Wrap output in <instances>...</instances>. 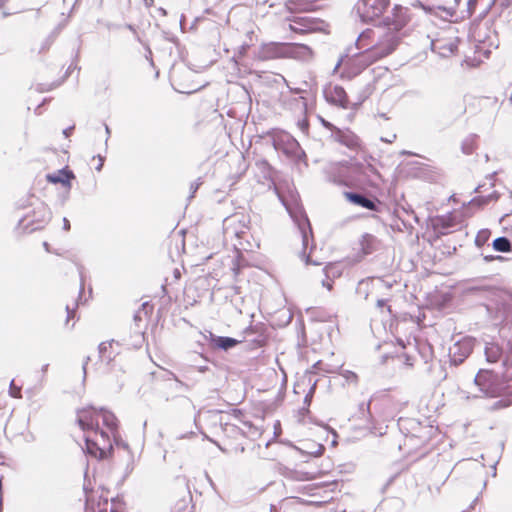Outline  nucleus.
Listing matches in <instances>:
<instances>
[{
    "label": "nucleus",
    "mask_w": 512,
    "mask_h": 512,
    "mask_svg": "<svg viewBox=\"0 0 512 512\" xmlns=\"http://www.w3.org/2000/svg\"><path fill=\"white\" fill-rule=\"evenodd\" d=\"M408 22V9L396 5L383 25L364 30L355 43L359 52L346 63L347 75L354 77L369 65L392 54L403 38L402 30Z\"/></svg>",
    "instance_id": "f257e3e1"
},
{
    "label": "nucleus",
    "mask_w": 512,
    "mask_h": 512,
    "mask_svg": "<svg viewBox=\"0 0 512 512\" xmlns=\"http://www.w3.org/2000/svg\"><path fill=\"white\" fill-rule=\"evenodd\" d=\"M98 418H101L103 425L109 430L113 443L117 449H123L132 460L133 455L130 452L128 444L123 441L118 434V420L115 415L104 408L96 409L93 406L83 408L77 412V422L82 430L98 427Z\"/></svg>",
    "instance_id": "f03ea898"
},
{
    "label": "nucleus",
    "mask_w": 512,
    "mask_h": 512,
    "mask_svg": "<svg viewBox=\"0 0 512 512\" xmlns=\"http://www.w3.org/2000/svg\"><path fill=\"white\" fill-rule=\"evenodd\" d=\"M227 220L229 223L226 227V233L232 234L237 240V243L233 244L237 254L236 263L232 267L233 272L237 274L240 268L246 264L242 252L250 251L253 248V244L249 241V220L246 215L239 213L232 215Z\"/></svg>",
    "instance_id": "7ed1b4c3"
},
{
    "label": "nucleus",
    "mask_w": 512,
    "mask_h": 512,
    "mask_svg": "<svg viewBox=\"0 0 512 512\" xmlns=\"http://www.w3.org/2000/svg\"><path fill=\"white\" fill-rule=\"evenodd\" d=\"M275 190L290 217L297 225L302 238L303 246L306 247L308 245L309 235H311L312 230L309 220L300 205L298 193L291 188H288L287 191L284 192L280 186H276Z\"/></svg>",
    "instance_id": "20e7f679"
},
{
    "label": "nucleus",
    "mask_w": 512,
    "mask_h": 512,
    "mask_svg": "<svg viewBox=\"0 0 512 512\" xmlns=\"http://www.w3.org/2000/svg\"><path fill=\"white\" fill-rule=\"evenodd\" d=\"M83 431L85 432V448L83 450L87 454L99 460L106 459L111 455L113 443L108 432L100 430L99 426L96 427L95 425L93 428H87Z\"/></svg>",
    "instance_id": "39448f33"
},
{
    "label": "nucleus",
    "mask_w": 512,
    "mask_h": 512,
    "mask_svg": "<svg viewBox=\"0 0 512 512\" xmlns=\"http://www.w3.org/2000/svg\"><path fill=\"white\" fill-rule=\"evenodd\" d=\"M50 219V208L46 204L39 202L36 206H34L31 212L19 220L18 226L22 228L23 231L31 233L43 228L50 221Z\"/></svg>",
    "instance_id": "423d86ee"
},
{
    "label": "nucleus",
    "mask_w": 512,
    "mask_h": 512,
    "mask_svg": "<svg viewBox=\"0 0 512 512\" xmlns=\"http://www.w3.org/2000/svg\"><path fill=\"white\" fill-rule=\"evenodd\" d=\"M269 136L277 152H281L289 159L296 158L300 155L301 149L299 143L289 133L282 130H273Z\"/></svg>",
    "instance_id": "0eeeda50"
},
{
    "label": "nucleus",
    "mask_w": 512,
    "mask_h": 512,
    "mask_svg": "<svg viewBox=\"0 0 512 512\" xmlns=\"http://www.w3.org/2000/svg\"><path fill=\"white\" fill-rule=\"evenodd\" d=\"M389 0H358L355 12L363 22L374 21L386 11Z\"/></svg>",
    "instance_id": "6e6552de"
},
{
    "label": "nucleus",
    "mask_w": 512,
    "mask_h": 512,
    "mask_svg": "<svg viewBox=\"0 0 512 512\" xmlns=\"http://www.w3.org/2000/svg\"><path fill=\"white\" fill-rule=\"evenodd\" d=\"M480 391L488 397H498L506 393V387L499 378L489 371H479L474 379Z\"/></svg>",
    "instance_id": "1a4fd4ad"
},
{
    "label": "nucleus",
    "mask_w": 512,
    "mask_h": 512,
    "mask_svg": "<svg viewBox=\"0 0 512 512\" xmlns=\"http://www.w3.org/2000/svg\"><path fill=\"white\" fill-rule=\"evenodd\" d=\"M351 169L355 173L354 181L358 183L377 185L381 178L377 169L369 162L355 164Z\"/></svg>",
    "instance_id": "9d476101"
},
{
    "label": "nucleus",
    "mask_w": 512,
    "mask_h": 512,
    "mask_svg": "<svg viewBox=\"0 0 512 512\" xmlns=\"http://www.w3.org/2000/svg\"><path fill=\"white\" fill-rule=\"evenodd\" d=\"M324 23L310 16L294 17L289 24L290 30L296 33H310L323 30Z\"/></svg>",
    "instance_id": "9b49d317"
},
{
    "label": "nucleus",
    "mask_w": 512,
    "mask_h": 512,
    "mask_svg": "<svg viewBox=\"0 0 512 512\" xmlns=\"http://www.w3.org/2000/svg\"><path fill=\"white\" fill-rule=\"evenodd\" d=\"M475 340L472 337H463L457 340L449 349L451 360L454 363H462L469 356L474 347Z\"/></svg>",
    "instance_id": "f8f14e48"
},
{
    "label": "nucleus",
    "mask_w": 512,
    "mask_h": 512,
    "mask_svg": "<svg viewBox=\"0 0 512 512\" xmlns=\"http://www.w3.org/2000/svg\"><path fill=\"white\" fill-rule=\"evenodd\" d=\"M257 57L261 60L286 58V43H265L260 46Z\"/></svg>",
    "instance_id": "ddd939ff"
},
{
    "label": "nucleus",
    "mask_w": 512,
    "mask_h": 512,
    "mask_svg": "<svg viewBox=\"0 0 512 512\" xmlns=\"http://www.w3.org/2000/svg\"><path fill=\"white\" fill-rule=\"evenodd\" d=\"M324 96L326 100L331 104L337 105L344 109L349 107L347 94L344 88L339 85H328L324 89Z\"/></svg>",
    "instance_id": "4468645a"
},
{
    "label": "nucleus",
    "mask_w": 512,
    "mask_h": 512,
    "mask_svg": "<svg viewBox=\"0 0 512 512\" xmlns=\"http://www.w3.org/2000/svg\"><path fill=\"white\" fill-rule=\"evenodd\" d=\"M75 178V174L68 167L62 168L55 173L46 175V180L52 184H62L68 191L71 189V180Z\"/></svg>",
    "instance_id": "2eb2a0df"
},
{
    "label": "nucleus",
    "mask_w": 512,
    "mask_h": 512,
    "mask_svg": "<svg viewBox=\"0 0 512 512\" xmlns=\"http://www.w3.org/2000/svg\"><path fill=\"white\" fill-rule=\"evenodd\" d=\"M286 58L310 60L313 58V51L304 44L286 43Z\"/></svg>",
    "instance_id": "dca6fc26"
},
{
    "label": "nucleus",
    "mask_w": 512,
    "mask_h": 512,
    "mask_svg": "<svg viewBox=\"0 0 512 512\" xmlns=\"http://www.w3.org/2000/svg\"><path fill=\"white\" fill-rule=\"evenodd\" d=\"M384 285L388 288H390L392 286L391 284H386L384 282V280H382L381 278L366 279V280L360 281L359 286H358V291L361 293L362 290H364L365 297H367L368 296L367 290L369 288L380 289Z\"/></svg>",
    "instance_id": "f3484780"
},
{
    "label": "nucleus",
    "mask_w": 512,
    "mask_h": 512,
    "mask_svg": "<svg viewBox=\"0 0 512 512\" xmlns=\"http://www.w3.org/2000/svg\"><path fill=\"white\" fill-rule=\"evenodd\" d=\"M378 241L371 234H365L360 240L361 251L364 255L372 253L377 247Z\"/></svg>",
    "instance_id": "a211bd4d"
},
{
    "label": "nucleus",
    "mask_w": 512,
    "mask_h": 512,
    "mask_svg": "<svg viewBox=\"0 0 512 512\" xmlns=\"http://www.w3.org/2000/svg\"><path fill=\"white\" fill-rule=\"evenodd\" d=\"M339 141L350 149L360 148V139L352 132H344L339 136Z\"/></svg>",
    "instance_id": "6ab92c4d"
},
{
    "label": "nucleus",
    "mask_w": 512,
    "mask_h": 512,
    "mask_svg": "<svg viewBox=\"0 0 512 512\" xmlns=\"http://www.w3.org/2000/svg\"><path fill=\"white\" fill-rule=\"evenodd\" d=\"M315 5L309 0H290L288 9L293 11H311L314 10Z\"/></svg>",
    "instance_id": "aec40b11"
},
{
    "label": "nucleus",
    "mask_w": 512,
    "mask_h": 512,
    "mask_svg": "<svg viewBox=\"0 0 512 512\" xmlns=\"http://www.w3.org/2000/svg\"><path fill=\"white\" fill-rule=\"evenodd\" d=\"M347 197L351 202L358 204L367 209H373L375 206L371 200H369L368 198H366L360 194L349 193V194H347Z\"/></svg>",
    "instance_id": "412c9836"
},
{
    "label": "nucleus",
    "mask_w": 512,
    "mask_h": 512,
    "mask_svg": "<svg viewBox=\"0 0 512 512\" xmlns=\"http://www.w3.org/2000/svg\"><path fill=\"white\" fill-rule=\"evenodd\" d=\"M114 341L102 342L99 344L98 350L102 360L110 362L113 359V355L109 350L112 348Z\"/></svg>",
    "instance_id": "4be33fe9"
},
{
    "label": "nucleus",
    "mask_w": 512,
    "mask_h": 512,
    "mask_svg": "<svg viewBox=\"0 0 512 512\" xmlns=\"http://www.w3.org/2000/svg\"><path fill=\"white\" fill-rule=\"evenodd\" d=\"M493 248L498 252H509L511 243L506 237H498L493 241Z\"/></svg>",
    "instance_id": "5701e85b"
},
{
    "label": "nucleus",
    "mask_w": 512,
    "mask_h": 512,
    "mask_svg": "<svg viewBox=\"0 0 512 512\" xmlns=\"http://www.w3.org/2000/svg\"><path fill=\"white\" fill-rule=\"evenodd\" d=\"M485 354L489 362H496L500 357V349L497 345L486 346Z\"/></svg>",
    "instance_id": "b1692460"
},
{
    "label": "nucleus",
    "mask_w": 512,
    "mask_h": 512,
    "mask_svg": "<svg viewBox=\"0 0 512 512\" xmlns=\"http://www.w3.org/2000/svg\"><path fill=\"white\" fill-rule=\"evenodd\" d=\"M84 492H85V512H96L95 506H94V492L91 490H88V488L84 485Z\"/></svg>",
    "instance_id": "393cba45"
},
{
    "label": "nucleus",
    "mask_w": 512,
    "mask_h": 512,
    "mask_svg": "<svg viewBox=\"0 0 512 512\" xmlns=\"http://www.w3.org/2000/svg\"><path fill=\"white\" fill-rule=\"evenodd\" d=\"M207 122H212L216 126H221L223 123V116L217 109H213Z\"/></svg>",
    "instance_id": "a878e982"
},
{
    "label": "nucleus",
    "mask_w": 512,
    "mask_h": 512,
    "mask_svg": "<svg viewBox=\"0 0 512 512\" xmlns=\"http://www.w3.org/2000/svg\"><path fill=\"white\" fill-rule=\"evenodd\" d=\"M107 505H108V499L103 498L102 496L99 497V500L96 502L94 500V506L96 512H107Z\"/></svg>",
    "instance_id": "bb28decb"
},
{
    "label": "nucleus",
    "mask_w": 512,
    "mask_h": 512,
    "mask_svg": "<svg viewBox=\"0 0 512 512\" xmlns=\"http://www.w3.org/2000/svg\"><path fill=\"white\" fill-rule=\"evenodd\" d=\"M488 237H489V231L481 230L478 232L475 242L478 246L484 245L485 242L488 240Z\"/></svg>",
    "instance_id": "cd10ccee"
},
{
    "label": "nucleus",
    "mask_w": 512,
    "mask_h": 512,
    "mask_svg": "<svg viewBox=\"0 0 512 512\" xmlns=\"http://www.w3.org/2000/svg\"><path fill=\"white\" fill-rule=\"evenodd\" d=\"M9 394L13 398H21L22 397L21 388L15 385L14 380H12L10 382Z\"/></svg>",
    "instance_id": "c85d7f7f"
},
{
    "label": "nucleus",
    "mask_w": 512,
    "mask_h": 512,
    "mask_svg": "<svg viewBox=\"0 0 512 512\" xmlns=\"http://www.w3.org/2000/svg\"><path fill=\"white\" fill-rule=\"evenodd\" d=\"M511 405L510 399H501L493 404L491 407L493 410L506 408Z\"/></svg>",
    "instance_id": "c756f323"
},
{
    "label": "nucleus",
    "mask_w": 512,
    "mask_h": 512,
    "mask_svg": "<svg viewBox=\"0 0 512 512\" xmlns=\"http://www.w3.org/2000/svg\"><path fill=\"white\" fill-rule=\"evenodd\" d=\"M342 376L349 383H355L357 381V375L354 372H352V371L344 370L342 372Z\"/></svg>",
    "instance_id": "7c9ffc66"
},
{
    "label": "nucleus",
    "mask_w": 512,
    "mask_h": 512,
    "mask_svg": "<svg viewBox=\"0 0 512 512\" xmlns=\"http://www.w3.org/2000/svg\"><path fill=\"white\" fill-rule=\"evenodd\" d=\"M455 2L457 3V5H460L463 2L468 7V12L472 13L475 8L477 0H455Z\"/></svg>",
    "instance_id": "2f4dec72"
},
{
    "label": "nucleus",
    "mask_w": 512,
    "mask_h": 512,
    "mask_svg": "<svg viewBox=\"0 0 512 512\" xmlns=\"http://www.w3.org/2000/svg\"><path fill=\"white\" fill-rule=\"evenodd\" d=\"M200 185H201L200 178L197 181L191 183L190 194L188 196V200H191L192 198H194V195H195L196 191L199 189Z\"/></svg>",
    "instance_id": "473e14b6"
},
{
    "label": "nucleus",
    "mask_w": 512,
    "mask_h": 512,
    "mask_svg": "<svg viewBox=\"0 0 512 512\" xmlns=\"http://www.w3.org/2000/svg\"><path fill=\"white\" fill-rule=\"evenodd\" d=\"M210 343L215 348L224 349V336H216Z\"/></svg>",
    "instance_id": "72a5a7b5"
},
{
    "label": "nucleus",
    "mask_w": 512,
    "mask_h": 512,
    "mask_svg": "<svg viewBox=\"0 0 512 512\" xmlns=\"http://www.w3.org/2000/svg\"><path fill=\"white\" fill-rule=\"evenodd\" d=\"M124 27H125V28H127L129 31H131V32L133 33L134 38H135L139 43L143 44L142 39H141V37H140L139 33L137 32V30H136V28H135V26H134V25H132V24H125V26H124Z\"/></svg>",
    "instance_id": "f704fd0d"
},
{
    "label": "nucleus",
    "mask_w": 512,
    "mask_h": 512,
    "mask_svg": "<svg viewBox=\"0 0 512 512\" xmlns=\"http://www.w3.org/2000/svg\"><path fill=\"white\" fill-rule=\"evenodd\" d=\"M175 508L178 510V512H191L186 501L184 500L177 503Z\"/></svg>",
    "instance_id": "c9c22d12"
},
{
    "label": "nucleus",
    "mask_w": 512,
    "mask_h": 512,
    "mask_svg": "<svg viewBox=\"0 0 512 512\" xmlns=\"http://www.w3.org/2000/svg\"><path fill=\"white\" fill-rule=\"evenodd\" d=\"M202 334L204 338L209 340L210 342H212V340H214L216 337V335H214L210 330H205Z\"/></svg>",
    "instance_id": "e433bc0d"
},
{
    "label": "nucleus",
    "mask_w": 512,
    "mask_h": 512,
    "mask_svg": "<svg viewBox=\"0 0 512 512\" xmlns=\"http://www.w3.org/2000/svg\"><path fill=\"white\" fill-rule=\"evenodd\" d=\"M148 306V303H143L142 304V309H140L139 311H137L135 314H134V320L135 321H141V311L142 310H145L146 307Z\"/></svg>",
    "instance_id": "4c0bfd02"
},
{
    "label": "nucleus",
    "mask_w": 512,
    "mask_h": 512,
    "mask_svg": "<svg viewBox=\"0 0 512 512\" xmlns=\"http://www.w3.org/2000/svg\"><path fill=\"white\" fill-rule=\"evenodd\" d=\"M98 160H99V162H97V166H96V168H95V169H96L98 172H100V171L102 170V168H103V164H104V157H102L101 155H98Z\"/></svg>",
    "instance_id": "58836bf2"
},
{
    "label": "nucleus",
    "mask_w": 512,
    "mask_h": 512,
    "mask_svg": "<svg viewBox=\"0 0 512 512\" xmlns=\"http://www.w3.org/2000/svg\"><path fill=\"white\" fill-rule=\"evenodd\" d=\"M236 343L237 341L235 339L226 337V349L233 347Z\"/></svg>",
    "instance_id": "ea45409f"
},
{
    "label": "nucleus",
    "mask_w": 512,
    "mask_h": 512,
    "mask_svg": "<svg viewBox=\"0 0 512 512\" xmlns=\"http://www.w3.org/2000/svg\"><path fill=\"white\" fill-rule=\"evenodd\" d=\"M66 311H67V322L70 320V318L74 317L75 315V310L74 309H71L69 307V305L66 306Z\"/></svg>",
    "instance_id": "a19ab883"
},
{
    "label": "nucleus",
    "mask_w": 512,
    "mask_h": 512,
    "mask_svg": "<svg viewBox=\"0 0 512 512\" xmlns=\"http://www.w3.org/2000/svg\"><path fill=\"white\" fill-rule=\"evenodd\" d=\"M456 48H457V45L454 42L449 43V45L447 47V53L453 54L454 51L456 50Z\"/></svg>",
    "instance_id": "79ce46f5"
},
{
    "label": "nucleus",
    "mask_w": 512,
    "mask_h": 512,
    "mask_svg": "<svg viewBox=\"0 0 512 512\" xmlns=\"http://www.w3.org/2000/svg\"><path fill=\"white\" fill-rule=\"evenodd\" d=\"M55 86L54 85H49V87H44V85L40 84L38 87H37V90L39 92H44V91H49L51 90L52 88H54Z\"/></svg>",
    "instance_id": "37998d69"
},
{
    "label": "nucleus",
    "mask_w": 512,
    "mask_h": 512,
    "mask_svg": "<svg viewBox=\"0 0 512 512\" xmlns=\"http://www.w3.org/2000/svg\"><path fill=\"white\" fill-rule=\"evenodd\" d=\"M63 229L66 231L70 230V222L67 218H63Z\"/></svg>",
    "instance_id": "c03bdc74"
},
{
    "label": "nucleus",
    "mask_w": 512,
    "mask_h": 512,
    "mask_svg": "<svg viewBox=\"0 0 512 512\" xmlns=\"http://www.w3.org/2000/svg\"><path fill=\"white\" fill-rule=\"evenodd\" d=\"M74 127L71 126V127H68L66 129L63 130V134L65 135V137H69L73 131Z\"/></svg>",
    "instance_id": "a18cd8bd"
},
{
    "label": "nucleus",
    "mask_w": 512,
    "mask_h": 512,
    "mask_svg": "<svg viewBox=\"0 0 512 512\" xmlns=\"http://www.w3.org/2000/svg\"><path fill=\"white\" fill-rule=\"evenodd\" d=\"M313 390H314V388H312V389L310 390V392L306 395V397H305V403H307V404H309V403H310L311 398H312Z\"/></svg>",
    "instance_id": "49530a36"
},
{
    "label": "nucleus",
    "mask_w": 512,
    "mask_h": 512,
    "mask_svg": "<svg viewBox=\"0 0 512 512\" xmlns=\"http://www.w3.org/2000/svg\"><path fill=\"white\" fill-rule=\"evenodd\" d=\"M395 139H396V135L395 134H393L391 136V138H381L382 141L387 142V143H392Z\"/></svg>",
    "instance_id": "de8ad7c7"
},
{
    "label": "nucleus",
    "mask_w": 512,
    "mask_h": 512,
    "mask_svg": "<svg viewBox=\"0 0 512 512\" xmlns=\"http://www.w3.org/2000/svg\"><path fill=\"white\" fill-rule=\"evenodd\" d=\"M0 512H2V478L0 477Z\"/></svg>",
    "instance_id": "09e8293b"
},
{
    "label": "nucleus",
    "mask_w": 512,
    "mask_h": 512,
    "mask_svg": "<svg viewBox=\"0 0 512 512\" xmlns=\"http://www.w3.org/2000/svg\"><path fill=\"white\" fill-rule=\"evenodd\" d=\"M89 360H90V357H87L85 359L84 363H83V367L82 368H83L84 377L86 376V367H87V364H88Z\"/></svg>",
    "instance_id": "8fccbe9b"
},
{
    "label": "nucleus",
    "mask_w": 512,
    "mask_h": 512,
    "mask_svg": "<svg viewBox=\"0 0 512 512\" xmlns=\"http://www.w3.org/2000/svg\"><path fill=\"white\" fill-rule=\"evenodd\" d=\"M105 126V132H106V142L108 141L109 137H110V134H111V130L109 128V126L107 124L104 125Z\"/></svg>",
    "instance_id": "3c124183"
},
{
    "label": "nucleus",
    "mask_w": 512,
    "mask_h": 512,
    "mask_svg": "<svg viewBox=\"0 0 512 512\" xmlns=\"http://www.w3.org/2000/svg\"><path fill=\"white\" fill-rule=\"evenodd\" d=\"M173 274H174V278H175V279H180V277H181V272L179 271V269H175V270H174V272H173Z\"/></svg>",
    "instance_id": "603ef678"
},
{
    "label": "nucleus",
    "mask_w": 512,
    "mask_h": 512,
    "mask_svg": "<svg viewBox=\"0 0 512 512\" xmlns=\"http://www.w3.org/2000/svg\"><path fill=\"white\" fill-rule=\"evenodd\" d=\"M144 3H145V6L147 8H149V7L153 6L154 0H144Z\"/></svg>",
    "instance_id": "864d4df0"
},
{
    "label": "nucleus",
    "mask_w": 512,
    "mask_h": 512,
    "mask_svg": "<svg viewBox=\"0 0 512 512\" xmlns=\"http://www.w3.org/2000/svg\"><path fill=\"white\" fill-rule=\"evenodd\" d=\"M158 11L161 13V15H162V16H166V15H167L166 10H165L164 8H162V7H160V8L158 9Z\"/></svg>",
    "instance_id": "5fc2aeb1"
},
{
    "label": "nucleus",
    "mask_w": 512,
    "mask_h": 512,
    "mask_svg": "<svg viewBox=\"0 0 512 512\" xmlns=\"http://www.w3.org/2000/svg\"><path fill=\"white\" fill-rule=\"evenodd\" d=\"M48 367H49V364L43 365L42 368H41L42 373H46L47 370H48Z\"/></svg>",
    "instance_id": "6e6d98bb"
},
{
    "label": "nucleus",
    "mask_w": 512,
    "mask_h": 512,
    "mask_svg": "<svg viewBox=\"0 0 512 512\" xmlns=\"http://www.w3.org/2000/svg\"><path fill=\"white\" fill-rule=\"evenodd\" d=\"M165 374L167 375L166 379H171V378L175 379L176 378L175 375L173 373H171V372H166Z\"/></svg>",
    "instance_id": "4d7b16f0"
},
{
    "label": "nucleus",
    "mask_w": 512,
    "mask_h": 512,
    "mask_svg": "<svg viewBox=\"0 0 512 512\" xmlns=\"http://www.w3.org/2000/svg\"><path fill=\"white\" fill-rule=\"evenodd\" d=\"M384 304H385V301H384V300H382V299H379V300L377 301V305H378L379 307L384 306Z\"/></svg>",
    "instance_id": "13d9d810"
},
{
    "label": "nucleus",
    "mask_w": 512,
    "mask_h": 512,
    "mask_svg": "<svg viewBox=\"0 0 512 512\" xmlns=\"http://www.w3.org/2000/svg\"><path fill=\"white\" fill-rule=\"evenodd\" d=\"M146 50H147V52H148V55H146V58L148 59V58H150V57H151L152 52H151V49L149 48V46H147V47H146Z\"/></svg>",
    "instance_id": "bf43d9fd"
},
{
    "label": "nucleus",
    "mask_w": 512,
    "mask_h": 512,
    "mask_svg": "<svg viewBox=\"0 0 512 512\" xmlns=\"http://www.w3.org/2000/svg\"><path fill=\"white\" fill-rule=\"evenodd\" d=\"M485 261H492L494 259L493 256H485L484 257Z\"/></svg>",
    "instance_id": "052dcab7"
},
{
    "label": "nucleus",
    "mask_w": 512,
    "mask_h": 512,
    "mask_svg": "<svg viewBox=\"0 0 512 512\" xmlns=\"http://www.w3.org/2000/svg\"><path fill=\"white\" fill-rule=\"evenodd\" d=\"M206 370H209V368H208V367H202V366H201V367H199V371H200V372H204V371H206Z\"/></svg>",
    "instance_id": "680f3d73"
},
{
    "label": "nucleus",
    "mask_w": 512,
    "mask_h": 512,
    "mask_svg": "<svg viewBox=\"0 0 512 512\" xmlns=\"http://www.w3.org/2000/svg\"><path fill=\"white\" fill-rule=\"evenodd\" d=\"M207 478H208L211 486L216 490L215 485H214L213 481L211 480V478L208 475H207Z\"/></svg>",
    "instance_id": "e2e57ef3"
},
{
    "label": "nucleus",
    "mask_w": 512,
    "mask_h": 512,
    "mask_svg": "<svg viewBox=\"0 0 512 512\" xmlns=\"http://www.w3.org/2000/svg\"><path fill=\"white\" fill-rule=\"evenodd\" d=\"M43 246L47 251H49V244L47 242H44Z\"/></svg>",
    "instance_id": "0e129e2a"
},
{
    "label": "nucleus",
    "mask_w": 512,
    "mask_h": 512,
    "mask_svg": "<svg viewBox=\"0 0 512 512\" xmlns=\"http://www.w3.org/2000/svg\"><path fill=\"white\" fill-rule=\"evenodd\" d=\"M301 128H302L303 130H304V129H306V128H307V124L303 122V123L301 124Z\"/></svg>",
    "instance_id": "69168bd1"
},
{
    "label": "nucleus",
    "mask_w": 512,
    "mask_h": 512,
    "mask_svg": "<svg viewBox=\"0 0 512 512\" xmlns=\"http://www.w3.org/2000/svg\"><path fill=\"white\" fill-rule=\"evenodd\" d=\"M323 285L327 286V288H328L329 290L331 289V284H330V283H328V284L323 283Z\"/></svg>",
    "instance_id": "338daca9"
},
{
    "label": "nucleus",
    "mask_w": 512,
    "mask_h": 512,
    "mask_svg": "<svg viewBox=\"0 0 512 512\" xmlns=\"http://www.w3.org/2000/svg\"><path fill=\"white\" fill-rule=\"evenodd\" d=\"M245 50H246V47H245V46H242V47H241V51H240V53H243Z\"/></svg>",
    "instance_id": "774afa93"
}]
</instances>
